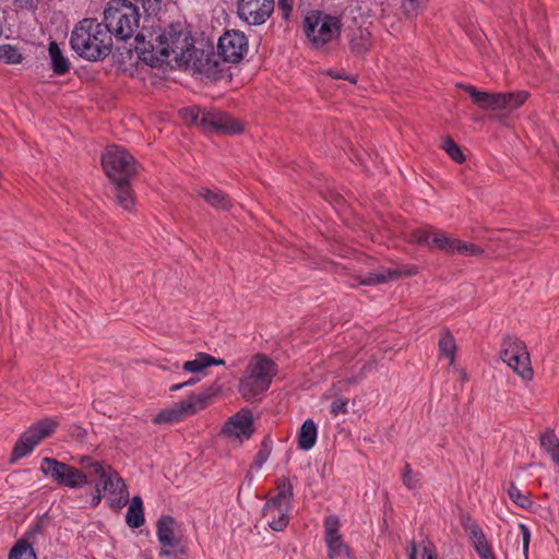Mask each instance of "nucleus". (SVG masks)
<instances>
[{"mask_svg": "<svg viewBox=\"0 0 559 559\" xmlns=\"http://www.w3.org/2000/svg\"><path fill=\"white\" fill-rule=\"evenodd\" d=\"M502 346L500 356L503 362L524 381H531L533 379V369L525 343L514 337H507Z\"/></svg>", "mask_w": 559, "mask_h": 559, "instance_id": "9d476101", "label": "nucleus"}, {"mask_svg": "<svg viewBox=\"0 0 559 559\" xmlns=\"http://www.w3.org/2000/svg\"><path fill=\"white\" fill-rule=\"evenodd\" d=\"M408 559H417L416 555V546L414 543H412L409 551H408Z\"/></svg>", "mask_w": 559, "mask_h": 559, "instance_id": "09e8293b", "label": "nucleus"}, {"mask_svg": "<svg viewBox=\"0 0 559 559\" xmlns=\"http://www.w3.org/2000/svg\"><path fill=\"white\" fill-rule=\"evenodd\" d=\"M318 428L312 419H306L298 431V448L309 451L316 444Z\"/></svg>", "mask_w": 559, "mask_h": 559, "instance_id": "393cba45", "label": "nucleus"}, {"mask_svg": "<svg viewBox=\"0 0 559 559\" xmlns=\"http://www.w3.org/2000/svg\"><path fill=\"white\" fill-rule=\"evenodd\" d=\"M416 273L415 267L411 269H396V270H389V269H382L379 271H373L368 273L361 281L360 284L362 285H377L386 283L390 281L397 280L401 275H413Z\"/></svg>", "mask_w": 559, "mask_h": 559, "instance_id": "412c9836", "label": "nucleus"}, {"mask_svg": "<svg viewBox=\"0 0 559 559\" xmlns=\"http://www.w3.org/2000/svg\"><path fill=\"white\" fill-rule=\"evenodd\" d=\"M253 432L252 416L249 411H240L224 425L223 435L230 441L242 443Z\"/></svg>", "mask_w": 559, "mask_h": 559, "instance_id": "dca6fc26", "label": "nucleus"}, {"mask_svg": "<svg viewBox=\"0 0 559 559\" xmlns=\"http://www.w3.org/2000/svg\"><path fill=\"white\" fill-rule=\"evenodd\" d=\"M117 203L123 210H131L133 206V195L128 183L115 185Z\"/></svg>", "mask_w": 559, "mask_h": 559, "instance_id": "c756f323", "label": "nucleus"}, {"mask_svg": "<svg viewBox=\"0 0 559 559\" xmlns=\"http://www.w3.org/2000/svg\"><path fill=\"white\" fill-rule=\"evenodd\" d=\"M502 110H515L521 107L527 99L528 94L525 91H519L514 93H501Z\"/></svg>", "mask_w": 559, "mask_h": 559, "instance_id": "c85d7f7f", "label": "nucleus"}, {"mask_svg": "<svg viewBox=\"0 0 559 559\" xmlns=\"http://www.w3.org/2000/svg\"><path fill=\"white\" fill-rule=\"evenodd\" d=\"M217 393V389L210 386L200 393L190 395L187 400L178 402L173 406L160 411L153 419L158 425H170L182 420L204 409L211 399Z\"/></svg>", "mask_w": 559, "mask_h": 559, "instance_id": "0eeeda50", "label": "nucleus"}, {"mask_svg": "<svg viewBox=\"0 0 559 559\" xmlns=\"http://www.w3.org/2000/svg\"><path fill=\"white\" fill-rule=\"evenodd\" d=\"M200 379L195 377H191L189 380L185 381V388L195 384Z\"/></svg>", "mask_w": 559, "mask_h": 559, "instance_id": "8fccbe9b", "label": "nucleus"}, {"mask_svg": "<svg viewBox=\"0 0 559 559\" xmlns=\"http://www.w3.org/2000/svg\"><path fill=\"white\" fill-rule=\"evenodd\" d=\"M519 528L522 534L523 554H524L525 558L527 559L528 546H530V540H531V532H530L528 527L523 523L519 524Z\"/></svg>", "mask_w": 559, "mask_h": 559, "instance_id": "79ce46f5", "label": "nucleus"}, {"mask_svg": "<svg viewBox=\"0 0 559 559\" xmlns=\"http://www.w3.org/2000/svg\"><path fill=\"white\" fill-rule=\"evenodd\" d=\"M465 531L467 532L469 538L472 539L474 546L486 540L483 531L475 523H469L464 525Z\"/></svg>", "mask_w": 559, "mask_h": 559, "instance_id": "4c0bfd02", "label": "nucleus"}, {"mask_svg": "<svg viewBox=\"0 0 559 559\" xmlns=\"http://www.w3.org/2000/svg\"><path fill=\"white\" fill-rule=\"evenodd\" d=\"M259 457H260V461H259V467H260L262 465L263 461L265 460V457L262 455L261 452L259 453Z\"/></svg>", "mask_w": 559, "mask_h": 559, "instance_id": "864d4df0", "label": "nucleus"}, {"mask_svg": "<svg viewBox=\"0 0 559 559\" xmlns=\"http://www.w3.org/2000/svg\"><path fill=\"white\" fill-rule=\"evenodd\" d=\"M481 559H496L487 540L474 546Z\"/></svg>", "mask_w": 559, "mask_h": 559, "instance_id": "ea45409f", "label": "nucleus"}, {"mask_svg": "<svg viewBox=\"0 0 559 559\" xmlns=\"http://www.w3.org/2000/svg\"><path fill=\"white\" fill-rule=\"evenodd\" d=\"M277 369L273 360L263 354L254 355L248 362L239 382V393L251 401L270 388Z\"/></svg>", "mask_w": 559, "mask_h": 559, "instance_id": "7ed1b4c3", "label": "nucleus"}, {"mask_svg": "<svg viewBox=\"0 0 559 559\" xmlns=\"http://www.w3.org/2000/svg\"><path fill=\"white\" fill-rule=\"evenodd\" d=\"M182 388H185L183 382L171 385V386H170V391H171V392H176V391H178V390H181Z\"/></svg>", "mask_w": 559, "mask_h": 559, "instance_id": "603ef678", "label": "nucleus"}, {"mask_svg": "<svg viewBox=\"0 0 559 559\" xmlns=\"http://www.w3.org/2000/svg\"><path fill=\"white\" fill-rule=\"evenodd\" d=\"M156 535L160 544V556L166 559H183L186 557V547L171 516L164 515L157 521Z\"/></svg>", "mask_w": 559, "mask_h": 559, "instance_id": "1a4fd4ad", "label": "nucleus"}, {"mask_svg": "<svg viewBox=\"0 0 559 559\" xmlns=\"http://www.w3.org/2000/svg\"><path fill=\"white\" fill-rule=\"evenodd\" d=\"M40 471L60 486L78 489L87 484V476L82 471L51 457L41 460Z\"/></svg>", "mask_w": 559, "mask_h": 559, "instance_id": "9b49d317", "label": "nucleus"}, {"mask_svg": "<svg viewBox=\"0 0 559 559\" xmlns=\"http://www.w3.org/2000/svg\"><path fill=\"white\" fill-rule=\"evenodd\" d=\"M442 148L449 154V156L456 163L464 160V155L457 144L450 138L443 141Z\"/></svg>", "mask_w": 559, "mask_h": 559, "instance_id": "c9c22d12", "label": "nucleus"}, {"mask_svg": "<svg viewBox=\"0 0 559 559\" xmlns=\"http://www.w3.org/2000/svg\"><path fill=\"white\" fill-rule=\"evenodd\" d=\"M78 463L86 468V469H90L93 474L95 475H103V471L105 469L104 466L97 462V461H94L92 457L90 456H81L79 460H78Z\"/></svg>", "mask_w": 559, "mask_h": 559, "instance_id": "e433bc0d", "label": "nucleus"}, {"mask_svg": "<svg viewBox=\"0 0 559 559\" xmlns=\"http://www.w3.org/2000/svg\"><path fill=\"white\" fill-rule=\"evenodd\" d=\"M0 60L8 64H17L23 61V56L16 47L11 45H1Z\"/></svg>", "mask_w": 559, "mask_h": 559, "instance_id": "473e14b6", "label": "nucleus"}, {"mask_svg": "<svg viewBox=\"0 0 559 559\" xmlns=\"http://www.w3.org/2000/svg\"><path fill=\"white\" fill-rule=\"evenodd\" d=\"M49 56L51 59L52 69L57 74H63L66 73L69 68L70 63L68 59L62 55L58 44L56 41H51L49 44Z\"/></svg>", "mask_w": 559, "mask_h": 559, "instance_id": "cd10ccee", "label": "nucleus"}, {"mask_svg": "<svg viewBox=\"0 0 559 559\" xmlns=\"http://www.w3.org/2000/svg\"><path fill=\"white\" fill-rule=\"evenodd\" d=\"M507 493L512 502L523 509H528L533 504L530 496L521 491L514 484L509 485Z\"/></svg>", "mask_w": 559, "mask_h": 559, "instance_id": "7c9ffc66", "label": "nucleus"}, {"mask_svg": "<svg viewBox=\"0 0 559 559\" xmlns=\"http://www.w3.org/2000/svg\"><path fill=\"white\" fill-rule=\"evenodd\" d=\"M102 491H103V489L100 488V485L97 484L96 485V493L93 496L92 501H91L92 507H96L100 503Z\"/></svg>", "mask_w": 559, "mask_h": 559, "instance_id": "a18cd8bd", "label": "nucleus"}, {"mask_svg": "<svg viewBox=\"0 0 559 559\" xmlns=\"http://www.w3.org/2000/svg\"><path fill=\"white\" fill-rule=\"evenodd\" d=\"M217 50L224 61L236 63L248 51L247 37L239 31H226L218 39Z\"/></svg>", "mask_w": 559, "mask_h": 559, "instance_id": "ddd939ff", "label": "nucleus"}, {"mask_svg": "<svg viewBox=\"0 0 559 559\" xmlns=\"http://www.w3.org/2000/svg\"><path fill=\"white\" fill-rule=\"evenodd\" d=\"M197 193L207 204H210L211 206H213L217 210L225 211L231 206L230 200L221 190L201 187L197 190Z\"/></svg>", "mask_w": 559, "mask_h": 559, "instance_id": "b1692460", "label": "nucleus"}, {"mask_svg": "<svg viewBox=\"0 0 559 559\" xmlns=\"http://www.w3.org/2000/svg\"><path fill=\"white\" fill-rule=\"evenodd\" d=\"M56 427V421L51 419H44L31 426L15 443L11 460L16 461L29 454L43 439L55 431Z\"/></svg>", "mask_w": 559, "mask_h": 559, "instance_id": "f8f14e48", "label": "nucleus"}, {"mask_svg": "<svg viewBox=\"0 0 559 559\" xmlns=\"http://www.w3.org/2000/svg\"><path fill=\"white\" fill-rule=\"evenodd\" d=\"M278 10L284 20H288L293 11L294 0H277Z\"/></svg>", "mask_w": 559, "mask_h": 559, "instance_id": "a19ab883", "label": "nucleus"}, {"mask_svg": "<svg viewBox=\"0 0 559 559\" xmlns=\"http://www.w3.org/2000/svg\"><path fill=\"white\" fill-rule=\"evenodd\" d=\"M348 44L354 55H364L372 46L371 33L367 28L353 29L348 35Z\"/></svg>", "mask_w": 559, "mask_h": 559, "instance_id": "4be33fe9", "label": "nucleus"}, {"mask_svg": "<svg viewBox=\"0 0 559 559\" xmlns=\"http://www.w3.org/2000/svg\"><path fill=\"white\" fill-rule=\"evenodd\" d=\"M328 73H329V75H331L334 79H344V80H348L352 83H356V76H348L342 72L333 71V70L329 71Z\"/></svg>", "mask_w": 559, "mask_h": 559, "instance_id": "c03bdc74", "label": "nucleus"}, {"mask_svg": "<svg viewBox=\"0 0 559 559\" xmlns=\"http://www.w3.org/2000/svg\"><path fill=\"white\" fill-rule=\"evenodd\" d=\"M152 52L159 57L157 60L164 61L173 58L179 64H189L195 53L193 40L188 33L179 32L174 26L165 29L155 38V43H148Z\"/></svg>", "mask_w": 559, "mask_h": 559, "instance_id": "20e7f679", "label": "nucleus"}, {"mask_svg": "<svg viewBox=\"0 0 559 559\" xmlns=\"http://www.w3.org/2000/svg\"><path fill=\"white\" fill-rule=\"evenodd\" d=\"M451 253H459L462 255L471 257V255H479L483 253V250L474 245V243H467L460 239H455L452 242V251Z\"/></svg>", "mask_w": 559, "mask_h": 559, "instance_id": "72a5a7b5", "label": "nucleus"}, {"mask_svg": "<svg viewBox=\"0 0 559 559\" xmlns=\"http://www.w3.org/2000/svg\"><path fill=\"white\" fill-rule=\"evenodd\" d=\"M102 166L114 185L130 182L136 173L133 156L121 146H108L102 155Z\"/></svg>", "mask_w": 559, "mask_h": 559, "instance_id": "423d86ee", "label": "nucleus"}, {"mask_svg": "<svg viewBox=\"0 0 559 559\" xmlns=\"http://www.w3.org/2000/svg\"><path fill=\"white\" fill-rule=\"evenodd\" d=\"M72 49L88 61L105 59L112 49V37L108 27L94 19H84L72 31Z\"/></svg>", "mask_w": 559, "mask_h": 559, "instance_id": "f03ea898", "label": "nucleus"}, {"mask_svg": "<svg viewBox=\"0 0 559 559\" xmlns=\"http://www.w3.org/2000/svg\"><path fill=\"white\" fill-rule=\"evenodd\" d=\"M455 371L457 372V376L460 377L461 380L465 381L467 379V374H466L465 370L456 369Z\"/></svg>", "mask_w": 559, "mask_h": 559, "instance_id": "3c124183", "label": "nucleus"}, {"mask_svg": "<svg viewBox=\"0 0 559 559\" xmlns=\"http://www.w3.org/2000/svg\"><path fill=\"white\" fill-rule=\"evenodd\" d=\"M438 347L440 357L449 359V365L453 366L455 361L456 345L454 337L448 331L441 334Z\"/></svg>", "mask_w": 559, "mask_h": 559, "instance_id": "bb28decb", "label": "nucleus"}, {"mask_svg": "<svg viewBox=\"0 0 559 559\" xmlns=\"http://www.w3.org/2000/svg\"><path fill=\"white\" fill-rule=\"evenodd\" d=\"M224 364V359H218L211 356L210 354L200 352L194 355L193 359L185 361L182 369L190 373H200L207 367L221 366Z\"/></svg>", "mask_w": 559, "mask_h": 559, "instance_id": "5701e85b", "label": "nucleus"}, {"mask_svg": "<svg viewBox=\"0 0 559 559\" xmlns=\"http://www.w3.org/2000/svg\"><path fill=\"white\" fill-rule=\"evenodd\" d=\"M418 483H419L418 475L414 474L412 472L409 464H406L404 467V472H403V484L407 488L414 489L418 486Z\"/></svg>", "mask_w": 559, "mask_h": 559, "instance_id": "58836bf2", "label": "nucleus"}, {"mask_svg": "<svg viewBox=\"0 0 559 559\" xmlns=\"http://www.w3.org/2000/svg\"><path fill=\"white\" fill-rule=\"evenodd\" d=\"M20 2L29 10H35L39 3V0H20Z\"/></svg>", "mask_w": 559, "mask_h": 559, "instance_id": "49530a36", "label": "nucleus"}, {"mask_svg": "<svg viewBox=\"0 0 559 559\" xmlns=\"http://www.w3.org/2000/svg\"><path fill=\"white\" fill-rule=\"evenodd\" d=\"M200 126L204 130H219L227 133H239L242 130L239 122L215 109H202Z\"/></svg>", "mask_w": 559, "mask_h": 559, "instance_id": "6ab92c4d", "label": "nucleus"}, {"mask_svg": "<svg viewBox=\"0 0 559 559\" xmlns=\"http://www.w3.org/2000/svg\"><path fill=\"white\" fill-rule=\"evenodd\" d=\"M468 93L472 100L483 110H502L501 93L490 94L483 91H477L472 85L462 86Z\"/></svg>", "mask_w": 559, "mask_h": 559, "instance_id": "aec40b11", "label": "nucleus"}, {"mask_svg": "<svg viewBox=\"0 0 559 559\" xmlns=\"http://www.w3.org/2000/svg\"><path fill=\"white\" fill-rule=\"evenodd\" d=\"M99 476L100 488L103 492L108 495L110 506L121 508L128 502V490L123 479L110 468L104 469L103 475Z\"/></svg>", "mask_w": 559, "mask_h": 559, "instance_id": "2eb2a0df", "label": "nucleus"}, {"mask_svg": "<svg viewBox=\"0 0 559 559\" xmlns=\"http://www.w3.org/2000/svg\"><path fill=\"white\" fill-rule=\"evenodd\" d=\"M160 0H110L104 11L105 25L111 35L126 40L135 35V50L144 55L148 51L145 35L136 31L140 27V5L147 14L159 10Z\"/></svg>", "mask_w": 559, "mask_h": 559, "instance_id": "f257e3e1", "label": "nucleus"}, {"mask_svg": "<svg viewBox=\"0 0 559 559\" xmlns=\"http://www.w3.org/2000/svg\"><path fill=\"white\" fill-rule=\"evenodd\" d=\"M126 522L132 528H138L143 525V503L142 499L139 496L132 498L127 511Z\"/></svg>", "mask_w": 559, "mask_h": 559, "instance_id": "a878e982", "label": "nucleus"}, {"mask_svg": "<svg viewBox=\"0 0 559 559\" xmlns=\"http://www.w3.org/2000/svg\"><path fill=\"white\" fill-rule=\"evenodd\" d=\"M9 559H37L33 547L24 542L20 540L11 549Z\"/></svg>", "mask_w": 559, "mask_h": 559, "instance_id": "2f4dec72", "label": "nucleus"}, {"mask_svg": "<svg viewBox=\"0 0 559 559\" xmlns=\"http://www.w3.org/2000/svg\"><path fill=\"white\" fill-rule=\"evenodd\" d=\"M423 552L425 559H437L436 556L429 550L427 545L424 546Z\"/></svg>", "mask_w": 559, "mask_h": 559, "instance_id": "de8ad7c7", "label": "nucleus"}, {"mask_svg": "<svg viewBox=\"0 0 559 559\" xmlns=\"http://www.w3.org/2000/svg\"><path fill=\"white\" fill-rule=\"evenodd\" d=\"M238 16L248 25L264 24L274 11V0H238Z\"/></svg>", "mask_w": 559, "mask_h": 559, "instance_id": "4468645a", "label": "nucleus"}, {"mask_svg": "<svg viewBox=\"0 0 559 559\" xmlns=\"http://www.w3.org/2000/svg\"><path fill=\"white\" fill-rule=\"evenodd\" d=\"M409 240L414 243L425 245L431 249H440L451 253L454 238L448 237L438 229L418 228L409 234Z\"/></svg>", "mask_w": 559, "mask_h": 559, "instance_id": "a211bd4d", "label": "nucleus"}, {"mask_svg": "<svg viewBox=\"0 0 559 559\" xmlns=\"http://www.w3.org/2000/svg\"><path fill=\"white\" fill-rule=\"evenodd\" d=\"M347 412V401L343 399H338L332 402L331 404V413L334 415L345 414Z\"/></svg>", "mask_w": 559, "mask_h": 559, "instance_id": "37998d69", "label": "nucleus"}, {"mask_svg": "<svg viewBox=\"0 0 559 559\" xmlns=\"http://www.w3.org/2000/svg\"><path fill=\"white\" fill-rule=\"evenodd\" d=\"M342 22L338 16L320 10L308 12L304 20V32L316 49L324 48L341 35Z\"/></svg>", "mask_w": 559, "mask_h": 559, "instance_id": "39448f33", "label": "nucleus"}, {"mask_svg": "<svg viewBox=\"0 0 559 559\" xmlns=\"http://www.w3.org/2000/svg\"><path fill=\"white\" fill-rule=\"evenodd\" d=\"M179 115L186 123L200 126L202 109L199 107L182 108Z\"/></svg>", "mask_w": 559, "mask_h": 559, "instance_id": "f704fd0d", "label": "nucleus"}, {"mask_svg": "<svg viewBox=\"0 0 559 559\" xmlns=\"http://www.w3.org/2000/svg\"><path fill=\"white\" fill-rule=\"evenodd\" d=\"M292 497L293 486L284 478L277 485V493L264 504L263 515L273 531L281 532L288 525Z\"/></svg>", "mask_w": 559, "mask_h": 559, "instance_id": "6e6552de", "label": "nucleus"}, {"mask_svg": "<svg viewBox=\"0 0 559 559\" xmlns=\"http://www.w3.org/2000/svg\"><path fill=\"white\" fill-rule=\"evenodd\" d=\"M323 525L329 559L348 557L347 546L340 534L341 523L338 518L336 515H329L324 519Z\"/></svg>", "mask_w": 559, "mask_h": 559, "instance_id": "f3484780", "label": "nucleus"}]
</instances>
